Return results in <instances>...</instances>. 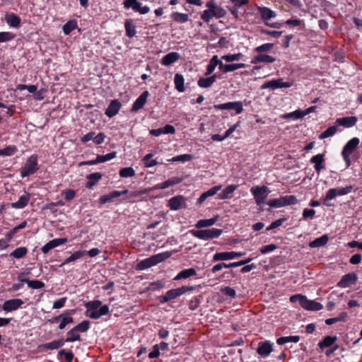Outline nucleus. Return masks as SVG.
Returning <instances> with one entry per match:
<instances>
[{"label":"nucleus","instance_id":"f704fd0d","mask_svg":"<svg viewBox=\"0 0 362 362\" xmlns=\"http://www.w3.org/2000/svg\"><path fill=\"white\" fill-rule=\"evenodd\" d=\"M170 18L175 22L178 23H185L189 21V15L187 13L173 12L170 14Z\"/></svg>","mask_w":362,"mask_h":362},{"label":"nucleus","instance_id":"58836bf2","mask_svg":"<svg viewBox=\"0 0 362 362\" xmlns=\"http://www.w3.org/2000/svg\"><path fill=\"white\" fill-rule=\"evenodd\" d=\"M238 186L235 185H228L226 187L221 193L218 194V197L219 199H228L230 194L237 189Z\"/></svg>","mask_w":362,"mask_h":362},{"label":"nucleus","instance_id":"4d7b16f0","mask_svg":"<svg viewBox=\"0 0 362 362\" xmlns=\"http://www.w3.org/2000/svg\"><path fill=\"white\" fill-rule=\"evenodd\" d=\"M193 158V156L191 154H182L180 156H177L169 160L172 162H187L191 160Z\"/></svg>","mask_w":362,"mask_h":362},{"label":"nucleus","instance_id":"393cba45","mask_svg":"<svg viewBox=\"0 0 362 362\" xmlns=\"http://www.w3.org/2000/svg\"><path fill=\"white\" fill-rule=\"evenodd\" d=\"M103 177V174L100 173H93L87 176L88 182L86 187L88 189H92Z\"/></svg>","mask_w":362,"mask_h":362},{"label":"nucleus","instance_id":"0eeeda50","mask_svg":"<svg viewBox=\"0 0 362 362\" xmlns=\"http://www.w3.org/2000/svg\"><path fill=\"white\" fill-rule=\"evenodd\" d=\"M190 232L194 237L201 240H208L219 237L223 233V230L213 228L199 230H191Z\"/></svg>","mask_w":362,"mask_h":362},{"label":"nucleus","instance_id":"603ef678","mask_svg":"<svg viewBox=\"0 0 362 362\" xmlns=\"http://www.w3.org/2000/svg\"><path fill=\"white\" fill-rule=\"evenodd\" d=\"M213 80H214V78H211L210 77H208V78L202 77L198 80L197 84L199 87L203 88H209L214 83Z\"/></svg>","mask_w":362,"mask_h":362},{"label":"nucleus","instance_id":"a211bd4d","mask_svg":"<svg viewBox=\"0 0 362 362\" xmlns=\"http://www.w3.org/2000/svg\"><path fill=\"white\" fill-rule=\"evenodd\" d=\"M149 95V93L148 90L144 91L139 97L135 100L132 107V112H137L140 109L143 108L147 101V98Z\"/></svg>","mask_w":362,"mask_h":362},{"label":"nucleus","instance_id":"864d4df0","mask_svg":"<svg viewBox=\"0 0 362 362\" xmlns=\"http://www.w3.org/2000/svg\"><path fill=\"white\" fill-rule=\"evenodd\" d=\"M282 199H283L284 206H289V205H294V204H298V202L296 197L294 195H286V196L282 197Z\"/></svg>","mask_w":362,"mask_h":362},{"label":"nucleus","instance_id":"de8ad7c7","mask_svg":"<svg viewBox=\"0 0 362 362\" xmlns=\"http://www.w3.org/2000/svg\"><path fill=\"white\" fill-rule=\"evenodd\" d=\"M119 174L121 177H131L135 175V170L132 167L123 168L119 170Z\"/></svg>","mask_w":362,"mask_h":362},{"label":"nucleus","instance_id":"473e14b6","mask_svg":"<svg viewBox=\"0 0 362 362\" xmlns=\"http://www.w3.org/2000/svg\"><path fill=\"white\" fill-rule=\"evenodd\" d=\"M218 66V69H220V59H218L216 55H214L210 60L209 64L206 67V72L205 73V76H209L213 73L215 68Z\"/></svg>","mask_w":362,"mask_h":362},{"label":"nucleus","instance_id":"5fc2aeb1","mask_svg":"<svg viewBox=\"0 0 362 362\" xmlns=\"http://www.w3.org/2000/svg\"><path fill=\"white\" fill-rule=\"evenodd\" d=\"M76 28V22L74 21H69L63 26V32L65 35H69L75 30Z\"/></svg>","mask_w":362,"mask_h":362},{"label":"nucleus","instance_id":"69168bd1","mask_svg":"<svg viewBox=\"0 0 362 362\" xmlns=\"http://www.w3.org/2000/svg\"><path fill=\"white\" fill-rule=\"evenodd\" d=\"M67 300L66 297H62L57 300L54 301L52 305L53 309H60L63 308Z\"/></svg>","mask_w":362,"mask_h":362},{"label":"nucleus","instance_id":"f8f14e48","mask_svg":"<svg viewBox=\"0 0 362 362\" xmlns=\"http://www.w3.org/2000/svg\"><path fill=\"white\" fill-rule=\"evenodd\" d=\"M245 255V252H216L213 256V261H223V260H230L233 259L237 257H243Z\"/></svg>","mask_w":362,"mask_h":362},{"label":"nucleus","instance_id":"dca6fc26","mask_svg":"<svg viewBox=\"0 0 362 362\" xmlns=\"http://www.w3.org/2000/svg\"><path fill=\"white\" fill-rule=\"evenodd\" d=\"M301 302V307L308 310L318 311L323 308V305L315 300H308L305 296Z\"/></svg>","mask_w":362,"mask_h":362},{"label":"nucleus","instance_id":"0e129e2a","mask_svg":"<svg viewBox=\"0 0 362 362\" xmlns=\"http://www.w3.org/2000/svg\"><path fill=\"white\" fill-rule=\"evenodd\" d=\"M221 291L224 295L228 296L231 298H234L236 296V292H235V289H233V288H231L230 286H226V287L221 288Z\"/></svg>","mask_w":362,"mask_h":362},{"label":"nucleus","instance_id":"72a5a7b5","mask_svg":"<svg viewBox=\"0 0 362 362\" xmlns=\"http://www.w3.org/2000/svg\"><path fill=\"white\" fill-rule=\"evenodd\" d=\"M21 282H25L28 286L33 289H41L45 287L44 282L39 280H30L28 279H20Z\"/></svg>","mask_w":362,"mask_h":362},{"label":"nucleus","instance_id":"f3484780","mask_svg":"<svg viewBox=\"0 0 362 362\" xmlns=\"http://www.w3.org/2000/svg\"><path fill=\"white\" fill-rule=\"evenodd\" d=\"M357 276L354 273L344 275L338 282L337 286L341 288H346L356 282Z\"/></svg>","mask_w":362,"mask_h":362},{"label":"nucleus","instance_id":"412c9836","mask_svg":"<svg viewBox=\"0 0 362 362\" xmlns=\"http://www.w3.org/2000/svg\"><path fill=\"white\" fill-rule=\"evenodd\" d=\"M30 199V194L26 192L19 197L18 200L11 204V207L13 209H23L25 207Z\"/></svg>","mask_w":362,"mask_h":362},{"label":"nucleus","instance_id":"3c124183","mask_svg":"<svg viewBox=\"0 0 362 362\" xmlns=\"http://www.w3.org/2000/svg\"><path fill=\"white\" fill-rule=\"evenodd\" d=\"M153 154L152 153H148L143 158V162L146 168H151L156 165L158 164L157 161L155 159L152 158Z\"/></svg>","mask_w":362,"mask_h":362},{"label":"nucleus","instance_id":"9d476101","mask_svg":"<svg viewBox=\"0 0 362 362\" xmlns=\"http://www.w3.org/2000/svg\"><path fill=\"white\" fill-rule=\"evenodd\" d=\"M123 4L126 9L132 8L134 11L139 12L141 14L148 13L150 11L148 6H141V4L138 0H125Z\"/></svg>","mask_w":362,"mask_h":362},{"label":"nucleus","instance_id":"aec40b11","mask_svg":"<svg viewBox=\"0 0 362 362\" xmlns=\"http://www.w3.org/2000/svg\"><path fill=\"white\" fill-rule=\"evenodd\" d=\"M121 103L117 100H113L110 102L108 107L105 110V115L108 117H112L115 116L121 108Z\"/></svg>","mask_w":362,"mask_h":362},{"label":"nucleus","instance_id":"a878e982","mask_svg":"<svg viewBox=\"0 0 362 362\" xmlns=\"http://www.w3.org/2000/svg\"><path fill=\"white\" fill-rule=\"evenodd\" d=\"M257 9L264 21H267L276 16V13L267 7H258Z\"/></svg>","mask_w":362,"mask_h":362},{"label":"nucleus","instance_id":"1a4fd4ad","mask_svg":"<svg viewBox=\"0 0 362 362\" xmlns=\"http://www.w3.org/2000/svg\"><path fill=\"white\" fill-rule=\"evenodd\" d=\"M353 189V187L351 185L346 186L344 187H341L338 189L331 188L328 189L327 192L325 202L332 200L335 198L337 196H343L349 194Z\"/></svg>","mask_w":362,"mask_h":362},{"label":"nucleus","instance_id":"bf43d9fd","mask_svg":"<svg viewBox=\"0 0 362 362\" xmlns=\"http://www.w3.org/2000/svg\"><path fill=\"white\" fill-rule=\"evenodd\" d=\"M17 151V148L15 146H9L4 149H0V156H10L13 155Z\"/></svg>","mask_w":362,"mask_h":362},{"label":"nucleus","instance_id":"20e7f679","mask_svg":"<svg viewBox=\"0 0 362 362\" xmlns=\"http://www.w3.org/2000/svg\"><path fill=\"white\" fill-rule=\"evenodd\" d=\"M171 254L169 252L159 253L155 255H153L148 258L141 260L139 262L136 269L137 270H144L148 268H150L153 266L156 265L157 264L163 262L170 257Z\"/></svg>","mask_w":362,"mask_h":362},{"label":"nucleus","instance_id":"6ab92c4d","mask_svg":"<svg viewBox=\"0 0 362 362\" xmlns=\"http://www.w3.org/2000/svg\"><path fill=\"white\" fill-rule=\"evenodd\" d=\"M358 121L355 116L341 117L336 119L335 123L339 126H343L345 128H350L354 127Z\"/></svg>","mask_w":362,"mask_h":362},{"label":"nucleus","instance_id":"338daca9","mask_svg":"<svg viewBox=\"0 0 362 362\" xmlns=\"http://www.w3.org/2000/svg\"><path fill=\"white\" fill-rule=\"evenodd\" d=\"M315 215V211L314 209H305L303 211V218L308 219L310 218L313 219Z\"/></svg>","mask_w":362,"mask_h":362},{"label":"nucleus","instance_id":"9b49d317","mask_svg":"<svg viewBox=\"0 0 362 362\" xmlns=\"http://www.w3.org/2000/svg\"><path fill=\"white\" fill-rule=\"evenodd\" d=\"M293 83L291 82H284L281 78L279 79H273L272 81H269L265 82L264 84L261 86V89H267L270 88L272 90H275L280 88H290L292 86Z\"/></svg>","mask_w":362,"mask_h":362},{"label":"nucleus","instance_id":"a18cd8bd","mask_svg":"<svg viewBox=\"0 0 362 362\" xmlns=\"http://www.w3.org/2000/svg\"><path fill=\"white\" fill-rule=\"evenodd\" d=\"M59 356H64V358H61L60 360L62 362H71L74 358V354L71 351H66L64 349H61L58 352Z\"/></svg>","mask_w":362,"mask_h":362},{"label":"nucleus","instance_id":"ea45409f","mask_svg":"<svg viewBox=\"0 0 362 362\" xmlns=\"http://www.w3.org/2000/svg\"><path fill=\"white\" fill-rule=\"evenodd\" d=\"M328 237L327 235H323L320 238L315 239L309 243L310 247H320L326 245L328 242Z\"/></svg>","mask_w":362,"mask_h":362},{"label":"nucleus","instance_id":"8fccbe9b","mask_svg":"<svg viewBox=\"0 0 362 362\" xmlns=\"http://www.w3.org/2000/svg\"><path fill=\"white\" fill-rule=\"evenodd\" d=\"M27 226V222L26 221H23L22 223H21L18 226L14 227L13 228H12L7 234H6V238L8 240H11L13 235L18 231V230L20 229H23V228H25Z\"/></svg>","mask_w":362,"mask_h":362},{"label":"nucleus","instance_id":"2eb2a0df","mask_svg":"<svg viewBox=\"0 0 362 362\" xmlns=\"http://www.w3.org/2000/svg\"><path fill=\"white\" fill-rule=\"evenodd\" d=\"M59 321H60L59 329H64L67 325L74 322V318L63 313L58 316L53 317L52 319L49 320V322L51 323L57 322Z\"/></svg>","mask_w":362,"mask_h":362},{"label":"nucleus","instance_id":"79ce46f5","mask_svg":"<svg viewBox=\"0 0 362 362\" xmlns=\"http://www.w3.org/2000/svg\"><path fill=\"white\" fill-rule=\"evenodd\" d=\"M299 340H300V337L297 336V335L288 336V337H281L277 339L276 343L279 345H283V344H285L286 343H288V342L297 343L299 341Z\"/></svg>","mask_w":362,"mask_h":362},{"label":"nucleus","instance_id":"ddd939ff","mask_svg":"<svg viewBox=\"0 0 362 362\" xmlns=\"http://www.w3.org/2000/svg\"><path fill=\"white\" fill-rule=\"evenodd\" d=\"M214 107L217 110H233L236 114H240L243 110V105L241 101L228 102L226 103L214 105Z\"/></svg>","mask_w":362,"mask_h":362},{"label":"nucleus","instance_id":"cd10ccee","mask_svg":"<svg viewBox=\"0 0 362 362\" xmlns=\"http://www.w3.org/2000/svg\"><path fill=\"white\" fill-rule=\"evenodd\" d=\"M184 199L185 198L182 195L174 197L168 201V206L171 210H178L181 207Z\"/></svg>","mask_w":362,"mask_h":362},{"label":"nucleus","instance_id":"b1692460","mask_svg":"<svg viewBox=\"0 0 362 362\" xmlns=\"http://www.w3.org/2000/svg\"><path fill=\"white\" fill-rule=\"evenodd\" d=\"M180 58V55L179 53L176 52H172L163 56L160 63L163 66H169L177 62Z\"/></svg>","mask_w":362,"mask_h":362},{"label":"nucleus","instance_id":"37998d69","mask_svg":"<svg viewBox=\"0 0 362 362\" xmlns=\"http://www.w3.org/2000/svg\"><path fill=\"white\" fill-rule=\"evenodd\" d=\"M28 253V249L25 247H19L15 249L11 253L10 257H13L16 259H21L25 257Z\"/></svg>","mask_w":362,"mask_h":362},{"label":"nucleus","instance_id":"4468645a","mask_svg":"<svg viewBox=\"0 0 362 362\" xmlns=\"http://www.w3.org/2000/svg\"><path fill=\"white\" fill-rule=\"evenodd\" d=\"M23 304V301L20 298L7 300L4 303L2 309L6 312H11L18 310Z\"/></svg>","mask_w":362,"mask_h":362},{"label":"nucleus","instance_id":"4be33fe9","mask_svg":"<svg viewBox=\"0 0 362 362\" xmlns=\"http://www.w3.org/2000/svg\"><path fill=\"white\" fill-rule=\"evenodd\" d=\"M276 59L267 54L264 53H258L256 56H255L251 61L252 64H257L259 62H263L266 64H271L274 62Z\"/></svg>","mask_w":362,"mask_h":362},{"label":"nucleus","instance_id":"e433bc0d","mask_svg":"<svg viewBox=\"0 0 362 362\" xmlns=\"http://www.w3.org/2000/svg\"><path fill=\"white\" fill-rule=\"evenodd\" d=\"M337 339V337L336 336H327L318 343V346L320 349L330 347L335 343Z\"/></svg>","mask_w":362,"mask_h":362},{"label":"nucleus","instance_id":"c85d7f7f","mask_svg":"<svg viewBox=\"0 0 362 362\" xmlns=\"http://www.w3.org/2000/svg\"><path fill=\"white\" fill-rule=\"evenodd\" d=\"M5 21L8 25L13 28H18L21 24V18L12 13L6 15Z\"/></svg>","mask_w":362,"mask_h":362},{"label":"nucleus","instance_id":"7c9ffc66","mask_svg":"<svg viewBox=\"0 0 362 362\" xmlns=\"http://www.w3.org/2000/svg\"><path fill=\"white\" fill-rule=\"evenodd\" d=\"M310 162L315 164V170L319 173L323 168L322 164L324 162V154H317L313 156Z\"/></svg>","mask_w":362,"mask_h":362},{"label":"nucleus","instance_id":"09e8293b","mask_svg":"<svg viewBox=\"0 0 362 362\" xmlns=\"http://www.w3.org/2000/svg\"><path fill=\"white\" fill-rule=\"evenodd\" d=\"M117 156V152L113 151L106 155H97V160L98 163H105L115 158Z\"/></svg>","mask_w":362,"mask_h":362},{"label":"nucleus","instance_id":"774afa93","mask_svg":"<svg viewBox=\"0 0 362 362\" xmlns=\"http://www.w3.org/2000/svg\"><path fill=\"white\" fill-rule=\"evenodd\" d=\"M277 248V246L275 244H270L265 246H263L260 248V252L262 254H266L270 252L274 251Z\"/></svg>","mask_w":362,"mask_h":362},{"label":"nucleus","instance_id":"13d9d810","mask_svg":"<svg viewBox=\"0 0 362 362\" xmlns=\"http://www.w3.org/2000/svg\"><path fill=\"white\" fill-rule=\"evenodd\" d=\"M243 57V54L237 53L233 54H227L221 57V59L227 62H231L234 61H238Z\"/></svg>","mask_w":362,"mask_h":362},{"label":"nucleus","instance_id":"f257e3e1","mask_svg":"<svg viewBox=\"0 0 362 362\" xmlns=\"http://www.w3.org/2000/svg\"><path fill=\"white\" fill-rule=\"evenodd\" d=\"M87 310L86 315L91 319L97 320L103 315L109 313V306L107 305H102V302L99 300H91L85 304Z\"/></svg>","mask_w":362,"mask_h":362},{"label":"nucleus","instance_id":"7ed1b4c3","mask_svg":"<svg viewBox=\"0 0 362 362\" xmlns=\"http://www.w3.org/2000/svg\"><path fill=\"white\" fill-rule=\"evenodd\" d=\"M90 321L83 320L81 323L74 327L66 333V338L64 339V341H65V343L81 341L82 338L79 333L86 332L90 329Z\"/></svg>","mask_w":362,"mask_h":362},{"label":"nucleus","instance_id":"6e6552de","mask_svg":"<svg viewBox=\"0 0 362 362\" xmlns=\"http://www.w3.org/2000/svg\"><path fill=\"white\" fill-rule=\"evenodd\" d=\"M250 192L254 197L255 203L258 206H261L265 202L266 199L270 192L267 186H255L250 189Z\"/></svg>","mask_w":362,"mask_h":362},{"label":"nucleus","instance_id":"39448f33","mask_svg":"<svg viewBox=\"0 0 362 362\" xmlns=\"http://www.w3.org/2000/svg\"><path fill=\"white\" fill-rule=\"evenodd\" d=\"M39 169L38 157L36 154L31 155L25 161L20 170L22 178L28 177L35 173Z\"/></svg>","mask_w":362,"mask_h":362},{"label":"nucleus","instance_id":"f03ea898","mask_svg":"<svg viewBox=\"0 0 362 362\" xmlns=\"http://www.w3.org/2000/svg\"><path fill=\"white\" fill-rule=\"evenodd\" d=\"M208 9L204 11L201 14V18L206 23H209L214 17L216 18H223L226 16V11L218 6L215 0H210L206 4Z\"/></svg>","mask_w":362,"mask_h":362},{"label":"nucleus","instance_id":"2f4dec72","mask_svg":"<svg viewBox=\"0 0 362 362\" xmlns=\"http://www.w3.org/2000/svg\"><path fill=\"white\" fill-rule=\"evenodd\" d=\"M174 83L175 89L178 92L182 93L185 91V78L182 74H176L175 75Z\"/></svg>","mask_w":362,"mask_h":362},{"label":"nucleus","instance_id":"e2e57ef3","mask_svg":"<svg viewBox=\"0 0 362 362\" xmlns=\"http://www.w3.org/2000/svg\"><path fill=\"white\" fill-rule=\"evenodd\" d=\"M15 35L11 32L0 33V42H5L14 39Z\"/></svg>","mask_w":362,"mask_h":362},{"label":"nucleus","instance_id":"680f3d73","mask_svg":"<svg viewBox=\"0 0 362 362\" xmlns=\"http://www.w3.org/2000/svg\"><path fill=\"white\" fill-rule=\"evenodd\" d=\"M220 70L226 74L235 71V66L234 64H225L220 60Z\"/></svg>","mask_w":362,"mask_h":362},{"label":"nucleus","instance_id":"c9c22d12","mask_svg":"<svg viewBox=\"0 0 362 362\" xmlns=\"http://www.w3.org/2000/svg\"><path fill=\"white\" fill-rule=\"evenodd\" d=\"M197 272L194 268L183 269L177 274V275L174 278V280L187 279L190 276H195Z\"/></svg>","mask_w":362,"mask_h":362},{"label":"nucleus","instance_id":"c03bdc74","mask_svg":"<svg viewBox=\"0 0 362 362\" xmlns=\"http://www.w3.org/2000/svg\"><path fill=\"white\" fill-rule=\"evenodd\" d=\"M217 221V218H212L209 219H201L197 221L195 227L197 228L209 227L214 225Z\"/></svg>","mask_w":362,"mask_h":362},{"label":"nucleus","instance_id":"bb28decb","mask_svg":"<svg viewBox=\"0 0 362 362\" xmlns=\"http://www.w3.org/2000/svg\"><path fill=\"white\" fill-rule=\"evenodd\" d=\"M272 351V345L269 341L259 342L257 353L262 356H267Z\"/></svg>","mask_w":362,"mask_h":362},{"label":"nucleus","instance_id":"a19ab883","mask_svg":"<svg viewBox=\"0 0 362 362\" xmlns=\"http://www.w3.org/2000/svg\"><path fill=\"white\" fill-rule=\"evenodd\" d=\"M65 344V341L64 339H60L58 340H54L51 342L44 344L42 346L47 349H57L62 346H63Z\"/></svg>","mask_w":362,"mask_h":362},{"label":"nucleus","instance_id":"5701e85b","mask_svg":"<svg viewBox=\"0 0 362 362\" xmlns=\"http://www.w3.org/2000/svg\"><path fill=\"white\" fill-rule=\"evenodd\" d=\"M359 139L354 137L349 140L346 145L344 146L341 154H349L351 155L359 144Z\"/></svg>","mask_w":362,"mask_h":362},{"label":"nucleus","instance_id":"6e6d98bb","mask_svg":"<svg viewBox=\"0 0 362 362\" xmlns=\"http://www.w3.org/2000/svg\"><path fill=\"white\" fill-rule=\"evenodd\" d=\"M274 45L273 43H265L255 47L254 50L257 53H263L270 51L274 48Z\"/></svg>","mask_w":362,"mask_h":362},{"label":"nucleus","instance_id":"4c0bfd02","mask_svg":"<svg viewBox=\"0 0 362 362\" xmlns=\"http://www.w3.org/2000/svg\"><path fill=\"white\" fill-rule=\"evenodd\" d=\"M86 254V250H78L74 252L71 256L67 257L64 262L60 265L62 267L66 264H69L71 262L76 261L80 258H81L84 255Z\"/></svg>","mask_w":362,"mask_h":362},{"label":"nucleus","instance_id":"49530a36","mask_svg":"<svg viewBox=\"0 0 362 362\" xmlns=\"http://www.w3.org/2000/svg\"><path fill=\"white\" fill-rule=\"evenodd\" d=\"M337 127L336 126L329 127L319 135V139H324L325 138L332 136L337 133Z\"/></svg>","mask_w":362,"mask_h":362},{"label":"nucleus","instance_id":"c756f323","mask_svg":"<svg viewBox=\"0 0 362 362\" xmlns=\"http://www.w3.org/2000/svg\"><path fill=\"white\" fill-rule=\"evenodd\" d=\"M126 35L129 37H133L136 34V26L132 19H127L124 23Z\"/></svg>","mask_w":362,"mask_h":362},{"label":"nucleus","instance_id":"052dcab7","mask_svg":"<svg viewBox=\"0 0 362 362\" xmlns=\"http://www.w3.org/2000/svg\"><path fill=\"white\" fill-rule=\"evenodd\" d=\"M266 204L274 208H280L284 206L282 197L278 199H271L266 202Z\"/></svg>","mask_w":362,"mask_h":362},{"label":"nucleus","instance_id":"423d86ee","mask_svg":"<svg viewBox=\"0 0 362 362\" xmlns=\"http://www.w3.org/2000/svg\"><path fill=\"white\" fill-rule=\"evenodd\" d=\"M194 289H195V286H182L169 290L165 293V296L160 297V302L161 303H165L169 300H173L182 296L188 291H192Z\"/></svg>","mask_w":362,"mask_h":362}]
</instances>
